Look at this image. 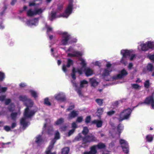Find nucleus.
<instances>
[{
	"instance_id": "412c9836",
	"label": "nucleus",
	"mask_w": 154,
	"mask_h": 154,
	"mask_svg": "<svg viewBox=\"0 0 154 154\" xmlns=\"http://www.w3.org/2000/svg\"><path fill=\"white\" fill-rule=\"evenodd\" d=\"M69 151V148L68 147H65L62 149L61 154H68Z\"/></svg>"
},
{
	"instance_id": "4be33fe9",
	"label": "nucleus",
	"mask_w": 154,
	"mask_h": 154,
	"mask_svg": "<svg viewBox=\"0 0 154 154\" xmlns=\"http://www.w3.org/2000/svg\"><path fill=\"white\" fill-rule=\"evenodd\" d=\"M153 137L151 134L147 135L146 137V141L148 142H152L153 140Z\"/></svg>"
},
{
	"instance_id": "f257e3e1",
	"label": "nucleus",
	"mask_w": 154,
	"mask_h": 154,
	"mask_svg": "<svg viewBox=\"0 0 154 154\" xmlns=\"http://www.w3.org/2000/svg\"><path fill=\"white\" fill-rule=\"evenodd\" d=\"M25 104L26 107L23 113L24 117H22L20 120V124L24 128L28 126V123H29L26 121V118H31L37 111V109H29V107H32L33 104V102L31 99H28Z\"/></svg>"
},
{
	"instance_id": "f03ea898",
	"label": "nucleus",
	"mask_w": 154,
	"mask_h": 154,
	"mask_svg": "<svg viewBox=\"0 0 154 154\" xmlns=\"http://www.w3.org/2000/svg\"><path fill=\"white\" fill-rule=\"evenodd\" d=\"M132 110L130 108L124 110L120 114V117L119 119V122H121L124 120L128 119L130 116Z\"/></svg>"
},
{
	"instance_id": "58836bf2",
	"label": "nucleus",
	"mask_w": 154,
	"mask_h": 154,
	"mask_svg": "<svg viewBox=\"0 0 154 154\" xmlns=\"http://www.w3.org/2000/svg\"><path fill=\"white\" fill-rule=\"evenodd\" d=\"M42 140L41 136V135H39L36 137L35 142L37 143H38L41 142L42 141Z\"/></svg>"
},
{
	"instance_id": "ddd939ff",
	"label": "nucleus",
	"mask_w": 154,
	"mask_h": 154,
	"mask_svg": "<svg viewBox=\"0 0 154 154\" xmlns=\"http://www.w3.org/2000/svg\"><path fill=\"white\" fill-rule=\"evenodd\" d=\"M154 100V98L153 96H151L146 98L145 100L143 102H141V104L145 103L147 105L150 104L152 101Z\"/></svg>"
},
{
	"instance_id": "473e14b6",
	"label": "nucleus",
	"mask_w": 154,
	"mask_h": 154,
	"mask_svg": "<svg viewBox=\"0 0 154 154\" xmlns=\"http://www.w3.org/2000/svg\"><path fill=\"white\" fill-rule=\"evenodd\" d=\"M79 60L80 61H81L80 63V64L82 66V68H85L86 66V63L85 62V60H84L83 59H79Z\"/></svg>"
},
{
	"instance_id": "680f3d73",
	"label": "nucleus",
	"mask_w": 154,
	"mask_h": 154,
	"mask_svg": "<svg viewBox=\"0 0 154 154\" xmlns=\"http://www.w3.org/2000/svg\"><path fill=\"white\" fill-rule=\"evenodd\" d=\"M5 104L6 105H8L11 102V100L10 99H5Z\"/></svg>"
},
{
	"instance_id": "72a5a7b5",
	"label": "nucleus",
	"mask_w": 154,
	"mask_h": 154,
	"mask_svg": "<svg viewBox=\"0 0 154 154\" xmlns=\"http://www.w3.org/2000/svg\"><path fill=\"white\" fill-rule=\"evenodd\" d=\"M73 53H74V55H75L74 57H78L82 55V53L80 51H74Z\"/></svg>"
},
{
	"instance_id": "aec40b11",
	"label": "nucleus",
	"mask_w": 154,
	"mask_h": 154,
	"mask_svg": "<svg viewBox=\"0 0 154 154\" xmlns=\"http://www.w3.org/2000/svg\"><path fill=\"white\" fill-rule=\"evenodd\" d=\"M124 127L121 124H119L117 127V129L119 133V136L120 135V134L122 132V131Z\"/></svg>"
},
{
	"instance_id": "7ed1b4c3",
	"label": "nucleus",
	"mask_w": 154,
	"mask_h": 154,
	"mask_svg": "<svg viewBox=\"0 0 154 154\" xmlns=\"http://www.w3.org/2000/svg\"><path fill=\"white\" fill-rule=\"evenodd\" d=\"M73 0H69L68 5L64 13L62 14L61 17L67 18L71 14L73 8Z\"/></svg>"
},
{
	"instance_id": "7c9ffc66",
	"label": "nucleus",
	"mask_w": 154,
	"mask_h": 154,
	"mask_svg": "<svg viewBox=\"0 0 154 154\" xmlns=\"http://www.w3.org/2000/svg\"><path fill=\"white\" fill-rule=\"evenodd\" d=\"M147 44L149 49L154 48V43L153 42L148 41Z\"/></svg>"
},
{
	"instance_id": "c85d7f7f",
	"label": "nucleus",
	"mask_w": 154,
	"mask_h": 154,
	"mask_svg": "<svg viewBox=\"0 0 154 154\" xmlns=\"http://www.w3.org/2000/svg\"><path fill=\"white\" fill-rule=\"evenodd\" d=\"M44 104L47 106H50L51 105V102L49 101L48 97L45 98L44 100Z\"/></svg>"
},
{
	"instance_id": "9b49d317",
	"label": "nucleus",
	"mask_w": 154,
	"mask_h": 154,
	"mask_svg": "<svg viewBox=\"0 0 154 154\" xmlns=\"http://www.w3.org/2000/svg\"><path fill=\"white\" fill-rule=\"evenodd\" d=\"M82 68H81L80 69H78L77 70V72L79 73L80 75H82ZM77 72L75 70V67H73L72 72L71 74V76L72 78V79L73 80H75L76 79V76H75V73Z\"/></svg>"
},
{
	"instance_id": "4468645a",
	"label": "nucleus",
	"mask_w": 154,
	"mask_h": 154,
	"mask_svg": "<svg viewBox=\"0 0 154 154\" xmlns=\"http://www.w3.org/2000/svg\"><path fill=\"white\" fill-rule=\"evenodd\" d=\"M121 53L123 57H127L129 56L131 54V51L127 50H123L121 51Z\"/></svg>"
},
{
	"instance_id": "2eb2a0df",
	"label": "nucleus",
	"mask_w": 154,
	"mask_h": 154,
	"mask_svg": "<svg viewBox=\"0 0 154 154\" xmlns=\"http://www.w3.org/2000/svg\"><path fill=\"white\" fill-rule=\"evenodd\" d=\"M85 75L87 77L91 76L93 74V71L90 68H85Z\"/></svg>"
},
{
	"instance_id": "603ef678",
	"label": "nucleus",
	"mask_w": 154,
	"mask_h": 154,
	"mask_svg": "<svg viewBox=\"0 0 154 154\" xmlns=\"http://www.w3.org/2000/svg\"><path fill=\"white\" fill-rule=\"evenodd\" d=\"M83 120V117L82 116H79L76 119V122H77L81 123Z\"/></svg>"
},
{
	"instance_id": "e2e57ef3",
	"label": "nucleus",
	"mask_w": 154,
	"mask_h": 154,
	"mask_svg": "<svg viewBox=\"0 0 154 154\" xmlns=\"http://www.w3.org/2000/svg\"><path fill=\"white\" fill-rule=\"evenodd\" d=\"M4 129L7 131H9L11 130V128L8 126H5L4 128Z\"/></svg>"
},
{
	"instance_id": "8fccbe9b",
	"label": "nucleus",
	"mask_w": 154,
	"mask_h": 154,
	"mask_svg": "<svg viewBox=\"0 0 154 154\" xmlns=\"http://www.w3.org/2000/svg\"><path fill=\"white\" fill-rule=\"evenodd\" d=\"M132 87L133 88L135 89H138L140 87V86L136 84H131Z\"/></svg>"
},
{
	"instance_id": "dca6fc26",
	"label": "nucleus",
	"mask_w": 154,
	"mask_h": 154,
	"mask_svg": "<svg viewBox=\"0 0 154 154\" xmlns=\"http://www.w3.org/2000/svg\"><path fill=\"white\" fill-rule=\"evenodd\" d=\"M90 82L91 86L95 87L98 84V82L96 80L93 78L90 79Z\"/></svg>"
},
{
	"instance_id": "338daca9",
	"label": "nucleus",
	"mask_w": 154,
	"mask_h": 154,
	"mask_svg": "<svg viewBox=\"0 0 154 154\" xmlns=\"http://www.w3.org/2000/svg\"><path fill=\"white\" fill-rule=\"evenodd\" d=\"M19 86L20 88H24L26 86V84L24 83H21L20 85Z\"/></svg>"
},
{
	"instance_id": "5fc2aeb1",
	"label": "nucleus",
	"mask_w": 154,
	"mask_h": 154,
	"mask_svg": "<svg viewBox=\"0 0 154 154\" xmlns=\"http://www.w3.org/2000/svg\"><path fill=\"white\" fill-rule=\"evenodd\" d=\"M77 40L76 38H73L70 40L69 42V43L71 44L73 43H76L77 42Z\"/></svg>"
},
{
	"instance_id": "5701e85b",
	"label": "nucleus",
	"mask_w": 154,
	"mask_h": 154,
	"mask_svg": "<svg viewBox=\"0 0 154 154\" xmlns=\"http://www.w3.org/2000/svg\"><path fill=\"white\" fill-rule=\"evenodd\" d=\"M96 146L99 149H104L106 147V146L104 143L100 142Z\"/></svg>"
},
{
	"instance_id": "2f4dec72",
	"label": "nucleus",
	"mask_w": 154,
	"mask_h": 154,
	"mask_svg": "<svg viewBox=\"0 0 154 154\" xmlns=\"http://www.w3.org/2000/svg\"><path fill=\"white\" fill-rule=\"evenodd\" d=\"M141 49L142 51H145L149 49L147 44H143L142 45Z\"/></svg>"
},
{
	"instance_id": "1a4fd4ad",
	"label": "nucleus",
	"mask_w": 154,
	"mask_h": 154,
	"mask_svg": "<svg viewBox=\"0 0 154 154\" xmlns=\"http://www.w3.org/2000/svg\"><path fill=\"white\" fill-rule=\"evenodd\" d=\"M55 98L57 101H60L62 102L65 101L66 100L65 95L63 94L59 93L55 95Z\"/></svg>"
},
{
	"instance_id": "4d7b16f0",
	"label": "nucleus",
	"mask_w": 154,
	"mask_h": 154,
	"mask_svg": "<svg viewBox=\"0 0 154 154\" xmlns=\"http://www.w3.org/2000/svg\"><path fill=\"white\" fill-rule=\"evenodd\" d=\"M115 112V111L114 110H111L108 111L107 112V114L108 116H111L114 114Z\"/></svg>"
},
{
	"instance_id": "79ce46f5",
	"label": "nucleus",
	"mask_w": 154,
	"mask_h": 154,
	"mask_svg": "<svg viewBox=\"0 0 154 154\" xmlns=\"http://www.w3.org/2000/svg\"><path fill=\"white\" fill-rule=\"evenodd\" d=\"M144 86L146 88H148L149 86V80H146L144 83Z\"/></svg>"
},
{
	"instance_id": "0eeeda50",
	"label": "nucleus",
	"mask_w": 154,
	"mask_h": 154,
	"mask_svg": "<svg viewBox=\"0 0 154 154\" xmlns=\"http://www.w3.org/2000/svg\"><path fill=\"white\" fill-rule=\"evenodd\" d=\"M56 141L54 140H51L49 146L47 147L46 150L45 151L46 154H56V152H51V151L54 147Z\"/></svg>"
},
{
	"instance_id": "f8f14e48",
	"label": "nucleus",
	"mask_w": 154,
	"mask_h": 154,
	"mask_svg": "<svg viewBox=\"0 0 154 154\" xmlns=\"http://www.w3.org/2000/svg\"><path fill=\"white\" fill-rule=\"evenodd\" d=\"M78 115V111L73 110L68 114L67 119L69 120H71L77 116Z\"/></svg>"
},
{
	"instance_id": "c9c22d12",
	"label": "nucleus",
	"mask_w": 154,
	"mask_h": 154,
	"mask_svg": "<svg viewBox=\"0 0 154 154\" xmlns=\"http://www.w3.org/2000/svg\"><path fill=\"white\" fill-rule=\"evenodd\" d=\"M103 100L100 99H97L95 100V101L97 104L100 106H101L103 105Z\"/></svg>"
},
{
	"instance_id": "3c124183",
	"label": "nucleus",
	"mask_w": 154,
	"mask_h": 154,
	"mask_svg": "<svg viewBox=\"0 0 154 154\" xmlns=\"http://www.w3.org/2000/svg\"><path fill=\"white\" fill-rule=\"evenodd\" d=\"M75 108L74 105H72L69 106L68 108L66 109V111H69Z\"/></svg>"
},
{
	"instance_id": "49530a36",
	"label": "nucleus",
	"mask_w": 154,
	"mask_h": 154,
	"mask_svg": "<svg viewBox=\"0 0 154 154\" xmlns=\"http://www.w3.org/2000/svg\"><path fill=\"white\" fill-rule=\"evenodd\" d=\"M5 78V75L4 74L0 72V81H2Z\"/></svg>"
},
{
	"instance_id": "052dcab7",
	"label": "nucleus",
	"mask_w": 154,
	"mask_h": 154,
	"mask_svg": "<svg viewBox=\"0 0 154 154\" xmlns=\"http://www.w3.org/2000/svg\"><path fill=\"white\" fill-rule=\"evenodd\" d=\"M66 128L67 126L66 125H64L61 127L60 129L61 131H65L66 130Z\"/></svg>"
},
{
	"instance_id": "c03bdc74",
	"label": "nucleus",
	"mask_w": 154,
	"mask_h": 154,
	"mask_svg": "<svg viewBox=\"0 0 154 154\" xmlns=\"http://www.w3.org/2000/svg\"><path fill=\"white\" fill-rule=\"evenodd\" d=\"M35 15L37 14H40L42 12V11L41 9H35Z\"/></svg>"
},
{
	"instance_id": "09e8293b",
	"label": "nucleus",
	"mask_w": 154,
	"mask_h": 154,
	"mask_svg": "<svg viewBox=\"0 0 154 154\" xmlns=\"http://www.w3.org/2000/svg\"><path fill=\"white\" fill-rule=\"evenodd\" d=\"M103 112V109L102 108L98 109L97 111V113L99 115H101Z\"/></svg>"
},
{
	"instance_id": "6e6d98bb",
	"label": "nucleus",
	"mask_w": 154,
	"mask_h": 154,
	"mask_svg": "<svg viewBox=\"0 0 154 154\" xmlns=\"http://www.w3.org/2000/svg\"><path fill=\"white\" fill-rule=\"evenodd\" d=\"M81 135H79V136L76 137L75 139L74 140L75 141H79L80 140V139L82 138Z\"/></svg>"
},
{
	"instance_id": "864d4df0",
	"label": "nucleus",
	"mask_w": 154,
	"mask_h": 154,
	"mask_svg": "<svg viewBox=\"0 0 154 154\" xmlns=\"http://www.w3.org/2000/svg\"><path fill=\"white\" fill-rule=\"evenodd\" d=\"M63 8V4L58 5L57 7V10L59 11L62 10Z\"/></svg>"
},
{
	"instance_id": "13d9d810",
	"label": "nucleus",
	"mask_w": 154,
	"mask_h": 154,
	"mask_svg": "<svg viewBox=\"0 0 154 154\" xmlns=\"http://www.w3.org/2000/svg\"><path fill=\"white\" fill-rule=\"evenodd\" d=\"M75 130H74V129H72L71 130L69 131L68 132V136H70L74 132Z\"/></svg>"
},
{
	"instance_id": "37998d69",
	"label": "nucleus",
	"mask_w": 154,
	"mask_h": 154,
	"mask_svg": "<svg viewBox=\"0 0 154 154\" xmlns=\"http://www.w3.org/2000/svg\"><path fill=\"white\" fill-rule=\"evenodd\" d=\"M88 82L85 80H84L80 82V86L81 88L84 87V85L88 84Z\"/></svg>"
},
{
	"instance_id": "c756f323",
	"label": "nucleus",
	"mask_w": 154,
	"mask_h": 154,
	"mask_svg": "<svg viewBox=\"0 0 154 154\" xmlns=\"http://www.w3.org/2000/svg\"><path fill=\"white\" fill-rule=\"evenodd\" d=\"M19 100L23 102L26 101L27 100L28 98L26 96H20L19 97Z\"/></svg>"
},
{
	"instance_id": "423d86ee",
	"label": "nucleus",
	"mask_w": 154,
	"mask_h": 154,
	"mask_svg": "<svg viewBox=\"0 0 154 154\" xmlns=\"http://www.w3.org/2000/svg\"><path fill=\"white\" fill-rule=\"evenodd\" d=\"M119 143L121 145L123 152L125 153H128L129 152V146L127 142L124 140L120 139Z\"/></svg>"
},
{
	"instance_id": "a18cd8bd",
	"label": "nucleus",
	"mask_w": 154,
	"mask_h": 154,
	"mask_svg": "<svg viewBox=\"0 0 154 154\" xmlns=\"http://www.w3.org/2000/svg\"><path fill=\"white\" fill-rule=\"evenodd\" d=\"M81 90V88L80 87L77 88L75 89L76 91L77 92L79 96L82 95Z\"/></svg>"
},
{
	"instance_id": "0e129e2a",
	"label": "nucleus",
	"mask_w": 154,
	"mask_h": 154,
	"mask_svg": "<svg viewBox=\"0 0 154 154\" xmlns=\"http://www.w3.org/2000/svg\"><path fill=\"white\" fill-rule=\"evenodd\" d=\"M77 125L75 122H73L72 123V129H74V130H75V129L77 128Z\"/></svg>"
},
{
	"instance_id": "6e6552de",
	"label": "nucleus",
	"mask_w": 154,
	"mask_h": 154,
	"mask_svg": "<svg viewBox=\"0 0 154 154\" xmlns=\"http://www.w3.org/2000/svg\"><path fill=\"white\" fill-rule=\"evenodd\" d=\"M128 74L127 71L124 69L122 70L120 73L114 76L113 78L115 79H121L124 77Z\"/></svg>"
},
{
	"instance_id": "ea45409f",
	"label": "nucleus",
	"mask_w": 154,
	"mask_h": 154,
	"mask_svg": "<svg viewBox=\"0 0 154 154\" xmlns=\"http://www.w3.org/2000/svg\"><path fill=\"white\" fill-rule=\"evenodd\" d=\"M120 62L122 63L123 64L125 65H126L127 62L126 58L123 57L122 56V58L120 60Z\"/></svg>"
},
{
	"instance_id": "f3484780",
	"label": "nucleus",
	"mask_w": 154,
	"mask_h": 154,
	"mask_svg": "<svg viewBox=\"0 0 154 154\" xmlns=\"http://www.w3.org/2000/svg\"><path fill=\"white\" fill-rule=\"evenodd\" d=\"M92 123L94 124H96L97 127L100 128L101 127L102 125L103 122L101 120H94L92 121Z\"/></svg>"
},
{
	"instance_id": "39448f33",
	"label": "nucleus",
	"mask_w": 154,
	"mask_h": 154,
	"mask_svg": "<svg viewBox=\"0 0 154 154\" xmlns=\"http://www.w3.org/2000/svg\"><path fill=\"white\" fill-rule=\"evenodd\" d=\"M61 42L63 45H66L68 44V42L70 38L71 35L67 32H62Z\"/></svg>"
},
{
	"instance_id": "cd10ccee",
	"label": "nucleus",
	"mask_w": 154,
	"mask_h": 154,
	"mask_svg": "<svg viewBox=\"0 0 154 154\" xmlns=\"http://www.w3.org/2000/svg\"><path fill=\"white\" fill-rule=\"evenodd\" d=\"M54 131L53 128L52 126H50L48 127L47 130L48 134L49 135H52Z\"/></svg>"
},
{
	"instance_id": "393cba45",
	"label": "nucleus",
	"mask_w": 154,
	"mask_h": 154,
	"mask_svg": "<svg viewBox=\"0 0 154 154\" xmlns=\"http://www.w3.org/2000/svg\"><path fill=\"white\" fill-rule=\"evenodd\" d=\"M57 13L53 11H51V17L50 18V20L51 21H52L54 19L56 18Z\"/></svg>"
},
{
	"instance_id": "de8ad7c7",
	"label": "nucleus",
	"mask_w": 154,
	"mask_h": 154,
	"mask_svg": "<svg viewBox=\"0 0 154 154\" xmlns=\"http://www.w3.org/2000/svg\"><path fill=\"white\" fill-rule=\"evenodd\" d=\"M91 117L90 116H87L85 119V122L87 124H88L90 122L91 120Z\"/></svg>"
},
{
	"instance_id": "4c0bfd02",
	"label": "nucleus",
	"mask_w": 154,
	"mask_h": 154,
	"mask_svg": "<svg viewBox=\"0 0 154 154\" xmlns=\"http://www.w3.org/2000/svg\"><path fill=\"white\" fill-rule=\"evenodd\" d=\"M60 134L58 131H57L56 132L54 137V138L53 140H54L55 141V140H57L60 138Z\"/></svg>"
},
{
	"instance_id": "bb28decb",
	"label": "nucleus",
	"mask_w": 154,
	"mask_h": 154,
	"mask_svg": "<svg viewBox=\"0 0 154 154\" xmlns=\"http://www.w3.org/2000/svg\"><path fill=\"white\" fill-rule=\"evenodd\" d=\"M29 91L30 93L31 96L34 98H36L37 97V94L36 92H35V91L31 90H30Z\"/></svg>"
},
{
	"instance_id": "bf43d9fd",
	"label": "nucleus",
	"mask_w": 154,
	"mask_h": 154,
	"mask_svg": "<svg viewBox=\"0 0 154 154\" xmlns=\"http://www.w3.org/2000/svg\"><path fill=\"white\" fill-rule=\"evenodd\" d=\"M5 95H2L0 96V101L3 102L5 100L6 98Z\"/></svg>"
},
{
	"instance_id": "a211bd4d",
	"label": "nucleus",
	"mask_w": 154,
	"mask_h": 154,
	"mask_svg": "<svg viewBox=\"0 0 154 154\" xmlns=\"http://www.w3.org/2000/svg\"><path fill=\"white\" fill-rule=\"evenodd\" d=\"M64 122V119L61 118L58 119L55 122V125H61Z\"/></svg>"
},
{
	"instance_id": "a878e982",
	"label": "nucleus",
	"mask_w": 154,
	"mask_h": 154,
	"mask_svg": "<svg viewBox=\"0 0 154 154\" xmlns=\"http://www.w3.org/2000/svg\"><path fill=\"white\" fill-rule=\"evenodd\" d=\"M27 15L28 17H32L35 15V11H32L31 9H29L27 11Z\"/></svg>"
},
{
	"instance_id": "69168bd1",
	"label": "nucleus",
	"mask_w": 154,
	"mask_h": 154,
	"mask_svg": "<svg viewBox=\"0 0 154 154\" xmlns=\"http://www.w3.org/2000/svg\"><path fill=\"white\" fill-rule=\"evenodd\" d=\"M148 57L149 59L151 60H152L154 61V55H149Z\"/></svg>"
},
{
	"instance_id": "774afa93",
	"label": "nucleus",
	"mask_w": 154,
	"mask_h": 154,
	"mask_svg": "<svg viewBox=\"0 0 154 154\" xmlns=\"http://www.w3.org/2000/svg\"><path fill=\"white\" fill-rule=\"evenodd\" d=\"M46 28L47 29V32H49L52 31V28L49 26H47Z\"/></svg>"
},
{
	"instance_id": "e433bc0d",
	"label": "nucleus",
	"mask_w": 154,
	"mask_h": 154,
	"mask_svg": "<svg viewBox=\"0 0 154 154\" xmlns=\"http://www.w3.org/2000/svg\"><path fill=\"white\" fill-rule=\"evenodd\" d=\"M17 114V112H12L11 114V119L13 120H15Z\"/></svg>"
},
{
	"instance_id": "a19ab883",
	"label": "nucleus",
	"mask_w": 154,
	"mask_h": 154,
	"mask_svg": "<svg viewBox=\"0 0 154 154\" xmlns=\"http://www.w3.org/2000/svg\"><path fill=\"white\" fill-rule=\"evenodd\" d=\"M153 66L152 65L151 63H149L147 66V69L150 71H152L153 70Z\"/></svg>"
},
{
	"instance_id": "f704fd0d",
	"label": "nucleus",
	"mask_w": 154,
	"mask_h": 154,
	"mask_svg": "<svg viewBox=\"0 0 154 154\" xmlns=\"http://www.w3.org/2000/svg\"><path fill=\"white\" fill-rule=\"evenodd\" d=\"M89 132V130L87 127H85L83 128V130L82 131V133L85 135H87Z\"/></svg>"
},
{
	"instance_id": "20e7f679",
	"label": "nucleus",
	"mask_w": 154,
	"mask_h": 154,
	"mask_svg": "<svg viewBox=\"0 0 154 154\" xmlns=\"http://www.w3.org/2000/svg\"><path fill=\"white\" fill-rule=\"evenodd\" d=\"M97 140L96 137L92 134H90L82 138V144H85L88 143L95 142Z\"/></svg>"
},
{
	"instance_id": "b1692460",
	"label": "nucleus",
	"mask_w": 154,
	"mask_h": 154,
	"mask_svg": "<svg viewBox=\"0 0 154 154\" xmlns=\"http://www.w3.org/2000/svg\"><path fill=\"white\" fill-rule=\"evenodd\" d=\"M111 71H109L107 69H105L103 71V72L102 74V76L103 77H105V76H107L109 75V72Z\"/></svg>"
},
{
	"instance_id": "9d476101",
	"label": "nucleus",
	"mask_w": 154,
	"mask_h": 154,
	"mask_svg": "<svg viewBox=\"0 0 154 154\" xmlns=\"http://www.w3.org/2000/svg\"><path fill=\"white\" fill-rule=\"evenodd\" d=\"M73 64V62L72 60L70 59H68L67 60V63L66 65L63 64L62 66V70L64 72H66L67 71L66 67L69 68L71 65Z\"/></svg>"
},
{
	"instance_id": "6ab92c4d",
	"label": "nucleus",
	"mask_w": 154,
	"mask_h": 154,
	"mask_svg": "<svg viewBox=\"0 0 154 154\" xmlns=\"http://www.w3.org/2000/svg\"><path fill=\"white\" fill-rule=\"evenodd\" d=\"M96 148L97 147L96 145L90 147V152L91 154H96L97 153Z\"/></svg>"
}]
</instances>
